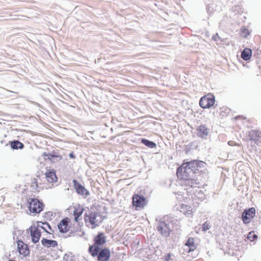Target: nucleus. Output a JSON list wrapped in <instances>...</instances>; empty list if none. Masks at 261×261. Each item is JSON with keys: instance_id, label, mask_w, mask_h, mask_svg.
I'll list each match as a JSON object with an SVG mask.
<instances>
[{"instance_id": "obj_1", "label": "nucleus", "mask_w": 261, "mask_h": 261, "mask_svg": "<svg viewBox=\"0 0 261 261\" xmlns=\"http://www.w3.org/2000/svg\"><path fill=\"white\" fill-rule=\"evenodd\" d=\"M204 163L193 161L184 163L179 167L176 171V175L179 179H188L191 177H194L195 174H199L202 171V166Z\"/></svg>"}, {"instance_id": "obj_2", "label": "nucleus", "mask_w": 261, "mask_h": 261, "mask_svg": "<svg viewBox=\"0 0 261 261\" xmlns=\"http://www.w3.org/2000/svg\"><path fill=\"white\" fill-rule=\"evenodd\" d=\"M107 237L103 232H98L94 238V244L89 248L90 254L93 257L98 255L100 246H102L106 243Z\"/></svg>"}, {"instance_id": "obj_3", "label": "nucleus", "mask_w": 261, "mask_h": 261, "mask_svg": "<svg viewBox=\"0 0 261 261\" xmlns=\"http://www.w3.org/2000/svg\"><path fill=\"white\" fill-rule=\"evenodd\" d=\"M84 220L86 225L92 229L98 226L101 222L100 215L97 213L92 212L85 214Z\"/></svg>"}, {"instance_id": "obj_4", "label": "nucleus", "mask_w": 261, "mask_h": 261, "mask_svg": "<svg viewBox=\"0 0 261 261\" xmlns=\"http://www.w3.org/2000/svg\"><path fill=\"white\" fill-rule=\"evenodd\" d=\"M28 204L29 211L33 214H39L43 210V203L37 198H29Z\"/></svg>"}, {"instance_id": "obj_5", "label": "nucleus", "mask_w": 261, "mask_h": 261, "mask_svg": "<svg viewBox=\"0 0 261 261\" xmlns=\"http://www.w3.org/2000/svg\"><path fill=\"white\" fill-rule=\"evenodd\" d=\"M41 230L40 226L36 223L29 227L28 231L30 232L32 241L34 243H37L39 241L41 235Z\"/></svg>"}, {"instance_id": "obj_6", "label": "nucleus", "mask_w": 261, "mask_h": 261, "mask_svg": "<svg viewBox=\"0 0 261 261\" xmlns=\"http://www.w3.org/2000/svg\"><path fill=\"white\" fill-rule=\"evenodd\" d=\"M147 200L143 196H140L138 194H135L132 197L133 205L135 206L136 210L139 208H143L147 204Z\"/></svg>"}, {"instance_id": "obj_7", "label": "nucleus", "mask_w": 261, "mask_h": 261, "mask_svg": "<svg viewBox=\"0 0 261 261\" xmlns=\"http://www.w3.org/2000/svg\"><path fill=\"white\" fill-rule=\"evenodd\" d=\"M17 250L21 258L26 257L30 254L28 245L22 241H17Z\"/></svg>"}, {"instance_id": "obj_8", "label": "nucleus", "mask_w": 261, "mask_h": 261, "mask_svg": "<svg viewBox=\"0 0 261 261\" xmlns=\"http://www.w3.org/2000/svg\"><path fill=\"white\" fill-rule=\"evenodd\" d=\"M84 208L81 204H77L73 206V216L74 221L79 223L80 221L82 220V215L84 212Z\"/></svg>"}, {"instance_id": "obj_9", "label": "nucleus", "mask_w": 261, "mask_h": 261, "mask_svg": "<svg viewBox=\"0 0 261 261\" xmlns=\"http://www.w3.org/2000/svg\"><path fill=\"white\" fill-rule=\"evenodd\" d=\"M45 177L49 184L48 187L51 188L54 183H56L58 177L54 170H47L45 173Z\"/></svg>"}, {"instance_id": "obj_10", "label": "nucleus", "mask_w": 261, "mask_h": 261, "mask_svg": "<svg viewBox=\"0 0 261 261\" xmlns=\"http://www.w3.org/2000/svg\"><path fill=\"white\" fill-rule=\"evenodd\" d=\"M110 255L111 252L110 250L105 248L102 249H100L98 255L96 256H97L98 261H108L110 259Z\"/></svg>"}, {"instance_id": "obj_11", "label": "nucleus", "mask_w": 261, "mask_h": 261, "mask_svg": "<svg viewBox=\"0 0 261 261\" xmlns=\"http://www.w3.org/2000/svg\"><path fill=\"white\" fill-rule=\"evenodd\" d=\"M70 222V220L68 218H65L60 221L58 226L59 229L61 232H66L69 229V226L68 224Z\"/></svg>"}, {"instance_id": "obj_12", "label": "nucleus", "mask_w": 261, "mask_h": 261, "mask_svg": "<svg viewBox=\"0 0 261 261\" xmlns=\"http://www.w3.org/2000/svg\"><path fill=\"white\" fill-rule=\"evenodd\" d=\"M74 187L77 193L83 195H87L89 194L88 191L76 180L73 181Z\"/></svg>"}, {"instance_id": "obj_13", "label": "nucleus", "mask_w": 261, "mask_h": 261, "mask_svg": "<svg viewBox=\"0 0 261 261\" xmlns=\"http://www.w3.org/2000/svg\"><path fill=\"white\" fill-rule=\"evenodd\" d=\"M209 96H203L200 99L199 105L202 108H208L212 106V98L208 97Z\"/></svg>"}, {"instance_id": "obj_14", "label": "nucleus", "mask_w": 261, "mask_h": 261, "mask_svg": "<svg viewBox=\"0 0 261 261\" xmlns=\"http://www.w3.org/2000/svg\"><path fill=\"white\" fill-rule=\"evenodd\" d=\"M180 212L187 217H193V208L189 205L182 204L180 205Z\"/></svg>"}, {"instance_id": "obj_15", "label": "nucleus", "mask_w": 261, "mask_h": 261, "mask_svg": "<svg viewBox=\"0 0 261 261\" xmlns=\"http://www.w3.org/2000/svg\"><path fill=\"white\" fill-rule=\"evenodd\" d=\"M36 224L40 225L41 230H44L48 235H53L54 230L48 223L42 222L41 221H37Z\"/></svg>"}, {"instance_id": "obj_16", "label": "nucleus", "mask_w": 261, "mask_h": 261, "mask_svg": "<svg viewBox=\"0 0 261 261\" xmlns=\"http://www.w3.org/2000/svg\"><path fill=\"white\" fill-rule=\"evenodd\" d=\"M185 246L187 247L186 250L188 253L195 250L197 248V245L193 238H189L186 243Z\"/></svg>"}, {"instance_id": "obj_17", "label": "nucleus", "mask_w": 261, "mask_h": 261, "mask_svg": "<svg viewBox=\"0 0 261 261\" xmlns=\"http://www.w3.org/2000/svg\"><path fill=\"white\" fill-rule=\"evenodd\" d=\"M207 129L204 125H200L197 128V135L198 136L204 138L207 136Z\"/></svg>"}, {"instance_id": "obj_18", "label": "nucleus", "mask_w": 261, "mask_h": 261, "mask_svg": "<svg viewBox=\"0 0 261 261\" xmlns=\"http://www.w3.org/2000/svg\"><path fill=\"white\" fill-rule=\"evenodd\" d=\"M41 243L44 246L47 247H56L58 245L57 241L46 239H43L41 240Z\"/></svg>"}, {"instance_id": "obj_19", "label": "nucleus", "mask_w": 261, "mask_h": 261, "mask_svg": "<svg viewBox=\"0 0 261 261\" xmlns=\"http://www.w3.org/2000/svg\"><path fill=\"white\" fill-rule=\"evenodd\" d=\"M184 181V185L186 186H190V187H193L198 184L197 180L194 179V177H191L190 179H180Z\"/></svg>"}, {"instance_id": "obj_20", "label": "nucleus", "mask_w": 261, "mask_h": 261, "mask_svg": "<svg viewBox=\"0 0 261 261\" xmlns=\"http://www.w3.org/2000/svg\"><path fill=\"white\" fill-rule=\"evenodd\" d=\"M157 229L163 236H167L169 234V231L165 224H162L159 225Z\"/></svg>"}, {"instance_id": "obj_21", "label": "nucleus", "mask_w": 261, "mask_h": 261, "mask_svg": "<svg viewBox=\"0 0 261 261\" xmlns=\"http://www.w3.org/2000/svg\"><path fill=\"white\" fill-rule=\"evenodd\" d=\"M11 147L13 149H22L24 147V145L17 140H14L10 142Z\"/></svg>"}, {"instance_id": "obj_22", "label": "nucleus", "mask_w": 261, "mask_h": 261, "mask_svg": "<svg viewBox=\"0 0 261 261\" xmlns=\"http://www.w3.org/2000/svg\"><path fill=\"white\" fill-rule=\"evenodd\" d=\"M141 142L143 143L146 146L150 148H154L156 147V144L152 141H149L145 139H143L141 140Z\"/></svg>"}, {"instance_id": "obj_23", "label": "nucleus", "mask_w": 261, "mask_h": 261, "mask_svg": "<svg viewBox=\"0 0 261 261\" xmlns=\"http://www.w3.org/2000/svg\"><path fill=\"white\" fill-rule=\"evenodd\" d=\"M43 156H47L49 160H51L54 158H59L60 160L62 159V155H55V154H53L51 153H44Z\"/></svg>"}, {"instance_id": "obj_24", "label": "nucleus", "mask_w": 261, "mask_h": 261, "mask_svg": "<svg viewBox=\"0 0 261 261\" xmlns=\"http://www.w3.org/2000/svg\"><path fill=\"white\" fill-rule=\"evenodd\" d=\"M173 256V255L172 253H169L164 256V259L165 261H171L173 260L172 258Z\"/></svg>"}, {"instance_id": "obj_25", "label": "nucleus", "mask_w": 261, "mask_h": 261, "mask_svg": "<svg viewBox=\"0 0 261 261\" xmlns=\"http://www.w3.org/2000/svg\"><path fill=\"white\" fill-rule=\"evenodd\" d=\"M210 227L211 226H210L209 223H207L206 222L202 225V229H203V230L205 231V230H207V229H210Z\"/></svg>"}, {"instance_id": "obj_26", "label": "nucleus", "mask_w": 261, "mask_h": 261, "mask_svg": "<svg viewBox=\"0 0 261 261\" xmlns=\"http://www.w3.org/2000/svg\"><path fill=\"white\" fill-rule=\"evenodd\" d=\"M34 184H35V185H36V187H38V185L37 181L35 180L34 181Z\"/></svg>"}, {"instance_id": "obj_27", "label": "nucleus", "mask_w": 261, "mask_h": 261, "mask_svg": "<svg viewBox=\"0 0 261 261\" xmlns=\"http://www.w3.org/2000/svg\"><path fill=\"white\" fill-rule=\"evenodd\" d=\"M65 261H72V259L71 258H70L69 260H68L67 259Z\"/></svg>"}]
</instances>
